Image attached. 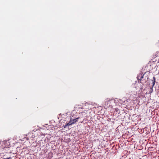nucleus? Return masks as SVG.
Masks as SVG:
<instances>
[{
  "label": "nucleus",
  "instance_id": "nucleus-6",
  "mask_svg": "<svg viewBox=\"0 0 159 159\" xmlns=\"http://www.w3.org/2000/svg\"><path fill=\"white\" fill-rule=\"evenodd\" d=\"M143 78V75H142L140 77V80H141Z\"/></svg>",
  "mask_w": 159,
  "mask_h": 159
},
{
  "label": "nucleus",
  "instance_id": "nucleus-2",
  "mask_svg": "<svg viewBox=\"0 0 159 159\" xmlns=\"http://www.w3.org/2000/svg\"><path fill=\"white\" fill-rule=\"evenodd\" d=\"M68 125H69V126L71 125L72 124V122H71V120H70V121L68 123H67Z\"/></svg>",
  "mask_w": 159,
  "mask_h": 159
},
{
  "label": "nucleus",
  "instance_id": "nucleus-1",
  "mask_svg": "<svg viewBox=\"0 0 159 159\" xmlns=\"http://www.w3.org/2000/svg\"><path fill=\"white\" fill-rule=\"evenodd\" d=\"M80 119V117H78L77 118L73 119V120H71V122L72 124L78 121V119Z\"/></svg>",
  "mask_w": 159,
  "mask_h": 159
},
{
  "label": "nucleus",
  "instance_id": "nucleus-5",
  "mask_svg": "<svg viewBox=\"0 0 159 159\" xmlns=\"http://www.w3.org/2000/svg\"><path fill=\"white\" fill-rule=\"evenodd\" d=\"M3 159H12L11 158V157H9V158H3Z\"/></svg>",
  "mask_w": 159,
  "mask_h": 159
},
{
  "label": "nucleus",
  "instance_id": "nucleus-4",
  "mask_svg": "<svg viewBox=\"0 0 159 159\" xmlns=\"http://www.w3.org/2000/svg\"><path fill=\"white\" fill-rule=\"evenodd\" d=\"M67 126H69V125H68L67 123L66 124L64 128H66Z\"/></svg>",
  "mask_w": 159,
  "mask_h": 159
},
{
  "label": "nucleus",
  "instance_id": "nucleus-3",
  "mask_svg": "<svg viewBox=\"0 0 159 159\" xmlns=\"http://www.w3.org/2000/svg\"><path fill=\"white\" fill-rule=\"evenodd\" d=\"M152 86H153L155 84V81H154L152 83Z\"/></svg>",
  "mask_w": 159,
  "mask_h": 159
}]
</instances>
